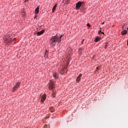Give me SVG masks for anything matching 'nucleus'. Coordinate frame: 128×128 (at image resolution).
Masks as SVG:
<instances>
[{"instance_id":"17","label":"nucleus","mask_w":128,"mask_h":128,"mask_svg":"<svg viewBox=\"0 0 128 128\" xmlns=\"http://www.w3.org/2000/svg\"><path fill=\"white\" fill-rule=\"evenodd\" d=\"M60 74H64V70H61L60 71Z\"/></svg>"},{"instance_id":"1","label":"nucleus","mask_w":128,"mask_h":128,"mask_svg":"<svg viewBox=\"0 0 128 128\" xmlns=\"http://www.w3.org/2000/svg\"><path fill=\"white\" fill-rule=\"evenodd\" d=\"M64 36H60V38H58V36H53L51 38L50 42V46H54L56 44V42H62V38Z\"/></svg>"},{"instance_id":"23","label":"nucleus","mask_w":128,"mask_h":128,"mask_svg":"<svg viewBox=\"0 0 128 128\" xmlns=\"http://www.w3.org/2000/svg\"><path fill=\"white\" fill-rule=\"evenodd\" d=\"M102 34H104V32H102Z\"/></svg>"},{"instance_id":"12","label":"nucleus","mask_w":128,"mask_h":128,"mask_svg":"<svg viewBox=\"0 0 128 128\" xmlns=\"http://www.w3.org/2000/svg\"><path fill=\"white\" fill-rule=\"evenodd\" d=\"M126 32H128V31L126 30H124L122 32V34L124 36L125 34H126Z\"/></svg>"},{"instance_id":"8","label":"nucleus","mask_w":128,"mask_h":128,"mask_svg":"<svg viewBox=\"0 0 128 128\" xmlns=\"http://www.w3.org/2000/svg\"><path fill=\"white\" fill-rule=\"evenodd\" d=\"M44 32V30H42L40 32H37V36H42Z\"/></svg>"},{"instance_id":"19","label":"nucleus","mask_w":128,"mask_h":128,"mask_svg":"<svg viewBox=\"0 0 128 128\" xmlns=\"http://www.w3.org/2000/svg\"><path fill=\"white\" fill-rule=\"evenodd\" d=\"M100 70V66H98L96 68V70Z\"/></svg>"},{"instance_id":"6","label":"nucleus","mask_w":128,"mask_h":128,"mask_svg":"<svg viewBox=\"0 0 128 128\" xmlns=\"http://www.w3.org/2000/svg\"><path fill=\"white\" fill-rule=\"evenodd\" d=\"M46 94H44L43 96H42V99H41V102H44V100H46Z\"/></svg>"},{"instance_id":"14","label":"nucleus","mask_w":128,"mask_h":128,"mask_svg":"<svg viewBox=\"0 0 128 128\" xmlns=\"http://www.w3.org/2000/svg\"><path fill=\"white\" fill-rule=\"evenodd\" d=\"M98 40H100V38H98V36H97V37L95 38V42H98Z\"/></svg>"},{"instance_id":"2","label":"nucleus","mask_w":128,"mask_h":128,"mask_svg":"<svg viewBox=\"0 0 128 128\" xmlns=\"http://www.w3.org/2000/svg\"><path fill=\"white\" fill-rule=\"evenodd\" d=\"M14 40L12 39V38H10V36H8L6 38H4V42L5 44H10Z\"/></svg>"},{"instance_id":"24","label":"nucleus","mask_w":128,"mask_h":128,"mask_svg":"<svg viewBox=\"0 0 128 128\" xmlns=\"http://www.w3.org/2000/svg\"><path fill=\"white\" fill-rule=\"evenodd\" d=\"M80 50H82V48H80Z\"/></svg>"},{"instance_id":"25","label":"nucleus","mask_w":128,"mask_h":128,"mask_svg":"<svg viewBox=\"0 0 128 128\" xmlns=\"http://www.w3.org/2000/svg\"><path fill=\"white\" fill-rule=\"evenodd\" d=\"M104 24V22H103V23L102 24Z\"/></svg>"},{"instance_id":"21","label":"nucleus","mask_w":128,"mask_h":128,"mask_svg":"<svg viewBox=\"0 0 128 128\" xmlns=\"http://www.w3.org/2000/svg\"><path fill=\"white\" fill-rule=\"evenodd\" d=\"M98 34H102V30H100V31L98 32Z\"/></svg>"},{"instance_id":"9","label":"nucleus","mask_w":128,"mask_h":128,"mask_svg":"<svg viewBox=\"0 0 128 128\" xmlns=\"http://www.w3.org/2000/svg\"><path fill=\"white\" fill-rule=\"evenodd\" d=\"M56 6H58V4H56L53 7L52 12H54V10H56Z\"/></svg>"},{"instance_id":"13","label":"nucleus","mask_w":128,"mask_h":128,"mask_svg":"<svg viewBox=\"0 0 128 128\" xmlns=\"http://www.w3.org/2000/svg\"><path fill=\"white\" fill-rule=\"evenodd\" d=\"M50 108L51 112H54V107H50Z\"/></svg>"},{"instance_id":"5","label":"nucleus","mask_w":128,"mask_h":128,"mask_svg":"<svg viewBox=\"0 0 128 128\" xmlns=\"http://www.w3.org/2000/svg\"><path fill=\"white\" fill-rule=\"evenodd\" d=\"M82 4H84V2H78L76 3V10H78L80 8V6Z\"/></svg>"},{"instance_id":"29","label":"nucleus","mask_w":128,"mask_h":128,"mask_svg":"<svg viewBox=\"0 0 128 128\" xmlns=\"http://www.w3.org/2000/svg\"><path fill=\"white\" fill-rule=\"evenodd\" d=\"M122 28H124V26H122Z\"/></svg>"},{"instance_id":"7","label":"nucleus","mask_w":128,"mask_h":128,"mask_svg":"<svg viewBox=\"0 0 128 128\" xmlns=\"http://www.w3.org/2000/svg\"><path fill=\"white\" fill-rule=\"evenodd\" d=\"M82 74H80L79 76H78L76 80L78 82H80V80L82 79Z\"/></svg>"},{"instance_id":"10","label":"nucleus","mask_w":128,"mask_h":128,"mask_svg":"<svg viewBox=\"0 0 128 128\" xmlns=\"http://www.w3.org/2000/svg\"><path fill=\"white\" fill-rule=\"evenodd\" d=\"M54 77L55 78H58V73L55 72L54 74Z\"/></svg>"},{"instance_id":"28","label":"nucleus","mask_w":128,"mask_h":128,"mask_svg":"<svg viewBox=\"0 0 128 128\" xmlns=\"http://www.w3.org/2000/svg\"><path fill=\"white\" fill-rule=\"evenodd\" d=\"M84 40H83V42H84Z\"/></svg>"},{"instance_id":"18","label":"nucleus","mask_w":128,"mask_h":128,"mask_svg":"<svg viewBox=\"0 0 128 128\" xmlns=\"http://www.w3.org/2000/svg\"><path fill=\"white\" fill-rule=\"evenodd\" d=\"M44 56L45 58L48 57V51H46V52H45Z\"/></svg>"},{"instance_id":"11","label":"nucleus","mask_w":128,"mask_h":128,"mask_svg":"<svg viewBox=\"0 0 128 128\" xmlns=\"http://www.w3.org/2000/svg\"><path fill=\"white\" fill-rule=\"evenodd\" d=\"M40 12V7H37L35 10V14H38Z\"/></svg>"},{"instance_id":"27","label":"nucleus","mask_w":128,"mask_h":128,"mask_svg":"<svg viewBox=\"0 0 128 128\" xmlns=\"http://www.w3.org/2000/svg\"><path fill=\"white\" fill-rule=\"evenodd\" d=\"M127 30H128V28H127Z\"/></svg>"},{"instance_id":"20","label":"nucleus","mask_w":128,"mask_h":128,"mask_svg":"<svg viewBox=\"0 0 128 128\" xmlns=\"http://www.w3.org/2000/svg\"><path fill=\"white\" fill-rule=\"evenodd\" d=\"M87 26H88L89 28H90V24H87Z\"/></svg>"},{"instance_id":"4","label":"nucleus","mask_w":128,"mask_h":128,"mask_svg":"<svg viewBox=\"0 0 128 128\" xmlns=\"http://www.w3.org/2000/svg\"><path fill=\"white\" fill-rule=\"evenodd\" d=\"M20 82H17L15 86L13 87L12 90L13 92H14V90H16L18 88H20Z\"/></svg>"},{"instance_id":"15","label":"nucleus","mask_w":128,"mask_h":128,"mask_svg":"<svg viewBox=\"0 0 128 128\" xmlns=\"http://www.w3.org/2000/svg\"><path fill=\"white\" fill-rule=\"evenodd\" d=\"M53 93L52 94V96H53V98H56V92H54V90H52Z\"/></svg>"},{"instance_id":"22","label":"nucleus","mask_w":128,"mask_h":128,"mask_svg":"<svg viewBox=\"0 0 128 128\" xmlns=\"http://www.w3.org/2000/svg\"><path fill=\"white\" fill-rule=\"evenodd\" d=\"M28 0H25V2H28Z\"/></svg>"},{"instance_id":"26","label":"nucleus","mask_w":128,"mask_h":128,"mask_svg":"<svg viewBox=\"0 0 128 128\" xmlns=\"http://www.w3.org/2000/svg\"><path fill=\"white\" fill-rule=\"evenodd\" d=\"M14 40H16V38H14Z\"/></svg>"},{"instance_id":"16","label":"nucleus","mask_w":128,"mask_h":128,"mask_svg":"<svg viewBox=\"0 0 128 128\" xmlns=\"http://www.w3.org/2000/svg\"><path fill=\"white\" fill-rule=\"evenodd\" d=\"M108 42H106L105 43V46H104L105 48H108Z\"/></svg>"},{"instance_id":"3","label":"nucleus","mask_w":128,"mask_h":128,"mask_svg":"<svg viewBox=\"0 0 128 128\" xmlns=\"http://www.w3.org/2000/svg\"><path fill=\"white\" fill-rule=\"evenodd\" d=\"M49 90H54V82L52 80H50L48 86Z\"/></svg>"}]
</instances>
